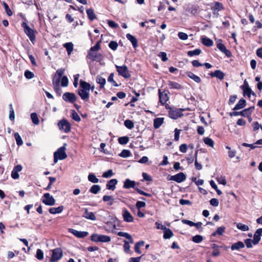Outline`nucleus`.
<instances>
[{"label":"nucleus","mask_w":262,"mask_h":262,"mask_svg":"<svg viewBox=\"0 0 262 262\" xmlns=\"http://www.w3.org/2000/svg\"><path fill=\"white\" fill-rule=\"evenodd\" d=\"M124 125L128 129H132L134 126L133 122L129 120H125L124 122Z\"/></svg>","instance_id":"052dcab7"},{"label":"nucleus","mask_w":262,"mask_h":262,"mask_svg":"<svg viewBox=\"0 0 262 262\" xmlns=\"http://www.w3.org/2000/svg\"><path fill=\"white\" fill-rule=\"evenodd\" d=\"M66 148L64 146L60 147L54 154V162L57 163L58 160H63L67 157L65 152Z\"/></svg>","instance_id":"f257e3e1"},{"label":"nucleus","mask_w":262,"mask_h":262,"mask_svg":"<svg viewBox=\"0 0 262 262\" xmlns=\"http://www.w3.org/2000/svg\"><path fill=\"white\" fill-rule=\"evenodd\" d=\"M163 123V118H157L154 120V126L155 128H158Z\"/></svg>","instance_id":"c9c22d12"},{"label":"nucleus","mask_w":262,"mask_h":262,"mask_svg":"<svg viewBox=\"0 0 262 262\" xmlns=\"http://www.w3.org/2000/svg\"><path fill=\"white\" fill-rule=\"evenodd\" d=\"M108 82H112L113 85L115 86H117L118 85L117 84L116 82L114 80V74L113 73H111L107 79Z\"/></svg>","instance_id":"e2e57ef3"},{"label":"nucleus","mask_w":262,"mask_h":262,"mask_svg":"<svg viewBox=\"0 0 262 262\" xmlns=\"http://www.w3.org/2000/svg\"><path fill=\"white\" fill-rule=\"evenodd\" d=\"M9 109H10L9 118L10 120L12 121V120H14V118H15L14 111L13 110L12 104H9Z\"/></svg>","instance_id":"09e8293b"},{"label":"nucleus","mask_w":262,"mask_h":262,"mask_svg":"<svg viewBox=\"0 0 262 262\" xmlns=\"http://www.w3.org/2000/svg\"><path fill=\"white\" fill-rule=\"evenodd\" d=\"M3 5L7 15L9 16L12 15L13 12L11 11V10L9 8L8 5L4 2L3 3Z\"/></svg>","instance_id":"603ef678"},{"label":"nucleus","mask_w":262,"mask_h":262,"mask_svg":"<svg viewBox=\"0 0 262 262\" xmlns=\"http://www.w3.org/2000/svg\"><path fill=\"white\" fill-rule=\"evenodd\" d=\"M101 190V187L98 185H93L90 189V191L93 194L98 193Z\"/></svg>","instance_id":"ea45409f"},{"label":"nucleus","mask_w":262,"mask_h":262,"mask_svg":"<svg viewBox=\"0 0 262 262\" xmlns=\"http://www.w3.org/2000/svg\"><path fill=\"white\" fill-rule=\"evenodd\" d=\"M21 27L24 28V32L29 38L31 41L33 42L35 40L34 30L30 28L26 22H23L21 24Z\"/></svg>","instance_id":"f03ea898"},{"label":"nucleus","mask_w":262,"mask_h":262,"mask_svg":"<svg viewBox=\"0 0 262 262\" xmlns=\"http://www.w3.org/2000/svg\"><path fill=\"white\" fill-rule=\"evenodd\" d=\"M226 227L221 226L217 228V230L212 234V236H215L217 235H222L225 232Z\"/></svg>","instance_id":"473e14b6"},{"label":"nucleus","mask_w":262,"mask_h":262,"mask_svg":"<svg viewBox=\"0 0 262 262\" xmlns=\"http://www.w3.org/2000/svg\"><path fill=\"white\" fill-rule=\"evenodd\" d=\"M102 200L104 202H107V205L110 206L114 204V199L112 196L105 195L103 196Z\"/></svg>","instance_id":"2f4dec72"},{"label":"nucleus","mask_w":262,"mask_h":262,"mask_svg":"<svg viewBox=\"0 0 262 262\" xmlns=\"http://www.w3.org/2000/svg\"><path fill=\"white\" fill-rule=\"evenodd\" d=\"M69 231L78 238H82V231H78L76 230L69 228Z\"/></svg>","instance_id":"49530a36"},{"label":"nucleus","mask_w":262,"mask_h":262,"mask_svg":"<svg viewBox=\"0 0 262 262\" xmlns=\"http://www.w3.org/2000/svg\"><path fill=\"white\" fill-rule=\"evenodd\" d=\"M115 66L119 75L125 78H128L130 77L129 71L126 66L123 65L122 66H119L118 65H116Z\"/></svg>","instance_id":"7ed1b4c3"},{"label":"nucleus","mask_w":262,"mask_h":262,"mask_svg":"<svg viewBox=\"0 0 262 262\" xmlns=\"http://www.w3.org/2000/svg\"><path fill=\"white\" fill-rule=\"evenodd\" d=\"M63 209L62 206H60L57 208L53 207L49 209V212L51 214H56L61 213Z\"/></svg>","instance_id":"c756f323"},{"label":"nucleus","mask_w":262,"mask_h":262,"mask_svg":"<svg viewBox=\"0 0 262 262\" xmlns=\"http://www.w3.org/2000/svg\"><path fill=\"white\" fill-rule=\"evenodd\" d=\"M91 239L96 242H108L111 241V237L105 235L94 234L91 236Z\"/></svg>","instance_id":"39448f33"},{"label":"nucleus","mask_w":262,"mask_h":262,"mask_svg":"<svg viewBox=\"0 0 262 262\" xmlns=\"http://www.w3.org/2000/svg\"><path fill=\"white\" fill-rule=\"evenodd\" d=\"M31 118L33 123L35 125H38L39 123V121L37 116V115L35 113H32L31 114Z\"/></svg>","instance_id":"a18cd8bd"},{"label":"nucleus","mask_w":262,"mask_h":262,"mask_svg":"<svg viewBox=\"0 0 262 262\" xmlns=\"http://www.w3.org/2000/svg\"><path fill=\"white\" fill-rule=\"evenodd\" d=\"M204 143L209 147L213 148L214 147V141L209 137H206L204 138Z\"/></svg>","instance_id":"a19ab883"},{"label":"nucleus","mask_w":262,"mask_h":262,"mask_svg":"<svg viewBox=\"0 0 262 262\" xmlns=\"http://www.w3.org/2000/svg\"><path fill=\"white\" fill-rule=\"evenodd\" d=\"M254 110V106H251L248 108L245 109L240 112V115L244 117H249L252 114V112Z\"/></svg>","instance_id":"aec40b11"},{"label":"nucleus","mask_w":262,"mask_h":262,"mask_svg":"<svg viewBox=\"0 0 262 262\" xmlns=\"http://www.w3.org/2000/svg\"><path fill=\"white\" fill-rule=\"evenodd\" d=\"M58 126L60 130H63L66 133H69L71 130L70 123L64 119L58 122Z\"/></svg>","instance_id":"20e7f679"},{"label":"nucleus","mask_w":262,"mask_h":262,"mask_svg":"<svg viewBox=\"0 0 262 262\" xmlns=\"http://www.w3.org/2000/svg\"><path fill=\"white\" fill-rule=\"evenodd\" d=\"M25 76L27 79H32L34 77V74L29 71H26L25 72Z\"/></svg>","instance_id":"338daca9"},{"label":"nucleus","mask_w":262,"mask_h":262,"mask_svg":"<svg viewBox=\"0 0 262 262\" xmlns=\"http://www.w3.org/2000/svg\"><path fill=\"white\" fill-rule=\"evenodd\" d=\"M36 257L38 259V260H42L43 258V251L39 249H38L36 251Z\"/></svg>","instance_id":"5fc2aeb1"},{"label":"nucleus","mask_w":262,"mask_h":262,"mask_svg":"<svg viewBox=\"0 0 262 262\" xmlns=\"http://www.w3.org/2000/svg\"><path fill=\"white\" fill-rule=\"evenodd\" d=\"M96 81L98 83L100 84V88H104L105 84L106 83L105 79L102 77L100 76H98L96 77Z\"/></svg>","instance_id":"e433bc0d"},{"label":"nucleus","mask_w":262,"mask_h":262,"mask_svg":"<svg viewBox=\"0 0 262 262\" xmlns=\"http://www.w3.org/2000/svg\"><path fill=\"white\" fill-rule=\"evenodd\" d=\"M159 101L162 104H164L169 99V97L167 94L162 93L160 90L159 91Z\"/></svg>","instance_id":"a211bd4d"},{"label":"nucleus","mask_w":262,"mask_h":262,"mask_svg":"<svg viewBox=\"0 0 262 262\" xmlns=\"http://www.w3.org/2000/svg\"><path fill=\"white\" fill-rule=\"evenodd\" d=\"M119 155L123 158H127L130 156V152L128 150L124 149Z\"/></svg>","instance_id":"4d7b16f0"},{"label":"nucleus","mask_w":262,"mask_h":262,"mask_svg":"<svg viewBox=\"0 0 262 262\" xmlns=\"http://www.w3.org/2000/svg\"><path fill=\"white\" fill-rule=\"evenodd\" d=\"M124 250L126 253H128L130 251V246L129 244V242H127L126 241H124Z\"/></svg>","instance_id":"69168bd1"},{"label":"nucleus","mask_w":262,"mask_h":262,"mask_svg":"<svg viewBox=\"0 0 262 262\" xmlns=\"http://www.w3.org/2000/svg\"><path fill=\"white\" fill-rule=\"evenodd\" d=\"M244 92V95H247L249 98H250L251 95L255 96V93L252 91L250 88L249 84L247 80L245 79L244 82V84L241 86Z\"/></svg>","instance_id":"0eeeda50"},{"label":"nucleus","mask_w":262,"mask_h":262,"mask_svg":"<svg viewBox=\"0 0 262 262\" xmlns=\"http://www.w3.org/2000/svg\"><path fill=\"white\" fill-rule=\"evenodd\" d=\"M62 98L66 101L74 102L76 99V97L74 93L67 92L63 94Z\"/></svg>","instance_id":"ddd939ff"},{"label":"nucleus","mask_w":262,"mask_h":262,"mask_svg":"<svg viewBox=\"0 0 262 262\" xmlns=\"http://www.w3.org/2000/svg\"><path fill=\"white\" fill-rule=\"evenodd\" d=\"M60 80H61V78L56 77V75H55L53 79V86H60L59 83H60Z\"/></svg>","instance_id":"13d9d810"},{"label":"nucleus","mask_w":262,"mask_h":262,"mask_svg":"<svg viewBox=\"0 0 262 262\" xmlns=\"http://www.w3.org/2000/svg\"><path fill=\"white\" fill-rule=\"evenodd\" d=\"M136 185V182L134 181H132L128 179H127L125 180V181L124 182L123 187L125 189H129L130 188H134L135 189L136 187H135Z\"/></svg>","instance_id":"6ab92c4d"},{"label":"nucleus","mask_w":262,"mask_h":262,"mask_svg":"<svg viewBox=\"0 0 262 262\" xmlns=\"http://www.w3.org/2000/svg\"><path fill=\"white\" fill-rule=\"evenodd\" d=\"M69 80L66 76H62L61 79V85L63 87H66L68 85Z\"/></svg>","instance_id":"864d4df0"},{"label":"nucleus","mask_w":262,"mask_h":262,"mask_svg":"<svg viewBox=\"0 0 262 262\" xmlns=\"http://www.w3.org/2000/svg\"><path fill=\"white\" fill-rule=\"evenodd\" d=\"M117 182L118 181L116 179H111L107 182L106 185V189L108 190H114L116 188V185L117 184Z\"/></svg>","instance_id":"f3484780"},{"label":"nucleus","mask_w":262,"mask_h":262,"mask_svg":"<svg viewBox=\"0 0 262 262\" xmlns=\"http://www.w3.org/2000/svg\"><path fill=\"white\" fill-rule=\"evenodd\" d=\"M122 216L125 222L131 223L134 221V217L126 208L123 209Z\"/></svg>","instance_id":"9b49d317"},{"label":"nucleus","mask_w":262,"mask_h":262,"mask_svg":"<svg viewBox=\"0 0 262 262\" xmlns=\"http://www.w3.org/2000/svg\"><path fill=\"white\" fill-rule=\"evenodd\" d=\"M44 199L42 200V203L46 205L53 206L55 204V200L49 193H46L43 194Z\"/></svg>","instance_id":"6e6552de"},{"label":"nucleus","mask_w":262,"mask_h":262,"mask_svg":"<svg viewBox=\"0 0 262 262\" xmlns=\"http://www.w3.org/2000/svg\"><path fill=\"white\" fill-rule=\"evenodd\" d=\"M22 166L20 165L15 166L11 172V177L13 179H18L19 177L18 172L22 170Z\"/></svg>","instance_id":"4468645a"},{"label":"nucleus","mask_w":262,"mask_h":262,"mask_svg":"<svg viewBox=\"0 0 262 262\" xmlns=\"http://www.w3.org/2000/svg\"><path fill=\"white\" fill-rule=\"evenodd\" d=\"M186 177L183 172H180L177 174L171 176L170 180L174 181L177 183H181L186 180Z\"/></svg>","instance_id":"9d476101"},{"label":"nucleus","mask_w":262,"mask_h":262,"mask_svg":"<svg viewBox=\"0 0 262 262\" xmlns=\"http://www.w3.org/2000/svg\"><path fill=\"white\" fill-rule=\"evenodd\" d=\"M63 255L62 250L61 248H56L52 250V255L51 256V261L52 262H55L59 260Z\"/></svg>","instance_id":"423d86ee"},{"label":"nucleus","mask_w":262,"mask_h":262,"mask_svg":"<svg viewBox=\"0 0 262 262\" xmlns=\"http://www.w3.org/2000/svg\"><path fill=\"white\" fill-rule=\"evenodd\" d=\"M88 180L92 183H97L99 182V179L96 178V176L93 173H90L88 176Z\"/></svg>","instance_id":"c03bdc74"},{"label":"nucleus","mask_w":262,"mask_h":262,"mask_svg":"<svg viewBox=\"0 0 262 262\" xmlns=\"http://www.w3.org/2000/svg\"><path fill=\"white\" fill-rule=\"evenodd\" d=\"M236 227L238 229L242 231H247L249 229V228L247 225L241 223H237L236 224Z\"/></svg>","instance_id":"79ce46f5"},{"label":"nucleus","mask_w":262,"mask_h":262,"mask_svg":"<svg viewBox=\"0 0 262 262\" xmlns=\"http://www.w3.org/2000/svg\"><path fill=\"white\" fill-rule=\"evenodd\" d=\"M186 75L189 78H191L196 83H200L201 82V78L191 72H187Z\"/></svg>","instance_id":"393cba45"},{"label":"nucleus","mask_w":262,"mask_h":262,"mask_svg":"<svg viewBox=\"0 0 262 262\" xmlns=\"http://www.w3.org/2000/svg\"><path fill=\"white\" fill-rule=\"evenodd\" d=\"M203 236L200 235H196L192 238V241L195 243H200L203 241Z\"/></svg>","instance_id":"3c124183"},{"label":"nucleus","mask_w":262,"mask_h":262,"mask_svg":"<svg viewBox=\"0 0 262 262\" xmlns=\"http://www.w3.org/2000/svg\"><path fill=\"white\" fill-rule=\"evenodd\" d=\"M262 236V228L256 230L253 235V243L257 245L260 240V236Z\"/></svg>","instance_id":"2eb2a0df"},{"label":"nucleus","mask_w":262,"mask_h":262,"mask_svg":"<svg viewBox=\"0 0 262 262\" xmlns=\"http://www.w3.org/2000/svg\"><path fill=\"white\" fill-rule=\"evenodd\" d=\"M71 117L73 120L77 122H79L81 120L80 117H79L77 113L74 110H73L72 111Z\"/></svg>","instance_id":"8fccbe9b"},{"label":"nucleus","mask_w":262,"mask_h":262,"mask_svg":"<svg viewBox=\"0 0 262 262\" xmlns=\"http://www.w3.org/2000/svg\"><path fill=\"white\" fill-rule=\"evenodd\" d=\"M168 85L170 89L179 90L182 88V86L179 83L172 81H168Z\"/></svg>","instance_id":"c85d7f7f"},{"label":"nucleus","mask_w":262,"mask_h":262,"mask_svg":"<svg viewBox=\"0 0 262 262\" xmlns=\"http://www.w3.org/2000/svg\"><path fill=\"white\" fill-rule=\"evenodd\" d=\"M90 89V84L87 82L83 81V100L88 99Z\"/></svg>","instance_id":"f8f14e48"},{"label":"nucleus","mask_w":262,"mask_h":262,"mask_svg":"<svg viewBox=\"0 0 262 262\" xmlns=\"http://www.w3.org/2000/svg\"><path fill=\"white\" fill-rule=\"evenodd\" d=\"M225 75V74L221 70H216L210 74L211 77H216L220 80L223 79Z\"/></svg>","instance_id":"412c9836"},{"label":"nucleus","mask_w":262,"mask_h":262,"mask_svg":"<svg viewBox=\"0 0 262 262\" xmlns=\"http://www.w3.org/2000/svg\"><path fill=\"white\" fill-rule=\"evenodd\" d=\"M169 116L172 119H177L181 116V113L178 110H170Z\"/></svg>","instance_id":"4be33fe9"},{"label":"nucleus","mask_w":262,"mask_h":262,"mask_svg":"<svg viewBox=\"0 0 262 262\" xmlns=\"http://www.w3.org/2000/svg\"><path fill=\"white\" fill-rule=\"evenodd\" d=\"M64 47L66 49L68 54H71L73 50V45L72 42H67L63 45Z\"/></svg>","instance_id":"58836bf2"},{"label":"nucleus","mask_w":262,"mask_h":262,"mask_svg":"<svg viewBox=\"0 0 262 262\" xmlns=\"http://www.w3.org/2000/svg\"><path fill=\"white\" fill-rule=\"evenodd\" d=\"M86 12L89 19L91 21H93L96 18V15L92 9L90 8L86 9Z\"/></svg>","instance_id":"bb28decb"},{"label":"nucleus","mask_w":262,"mask_h":262,"mask_svg":"<svg viewBox=\"0 0 262 262\" xmlns=\"http://www.w3.org/2000/svg\"><path fill=\"white\" fill-rule=\"evenodd\" d=\"M129 138L127 137H122L118 139V142L121 144H126L128 143Z\"/></svg>","instance_id":"6e6d98bb"},{"label":"nucleus","mask_w":262,"mask_h":262,"mask_svg":"<svg viewBox=\"0 0 262 262\" xmlns=\"http://www.w3.org/2000/svg\"><path fill=\"white\" fill-rule=\"evenodd\" d=\"M226 148L228 150V155L230 159H232L235 156L236 151L235 150L232 149L228 145L226 146Z\"/></svg>","instance_id":"4c0bfd02"},{"label":"nucleus","mask_w":262,"mask_h":262,"mask_svg":"<svg viewBox=\"0 0 262 262\" xmlns=\"http://www.w3.org/2000/svg\"><path fill=\"white\" fill-rule=\"evenodd\" d=\"M202 42L204 45L207 47H211L213 44V41L207 37H202Z\"/></svg>","instance_id":"7c9ffc66"},{"label":"nucleus","mask_w":262,"mask_h":262,"mask_svg":"<svg viewBox=\"0 0 262 262\" xmlns=\"http://www.w3.org/2000/svg\"><path fill=\"white\" fill-rule=\"evenodd\" d=\"M212 5H213L211 6V9L213 11H219L222 10L224 8L222 4L220 2H215Z\"/></svg>","instance_id":"5701e85b"},{"label":"nucleus","mask_w":262,"mask_h":262,"mask_svg":"<svg viewBox=\"0 0 262 262\" xmlns=\"http://www.w3.org/2000/svg\"><path fill=\"white\" fill-rule=\"evenodd\" d=\"M126 38L132 42L134 48L138 46L137 40L133 35L129 33L127 34Z\"/></svg>","instance_id":"a878e982"},{"label":"nucleus","mask_w":262,"mask_h":262,"mask_svg":"<svg viewBox=\"0 0 262 262\" xmlns=\"http://www.w3.org/2000/svg\"><path fill=\"white\" fill-rule=\"evenodd\" d=\"M88 57L93 60L99 61L102 59V56L101 53L93 50H90L88 55Z\"/></svg>","instance_id":"1a4fd4ad"},{"label":"nucleus","mask_w":262,"mask_h":262,"mask_svg":"<svg viewBox=\"0 0 262 262\" xmlns=\"http://www.w3.org/2000/svg\"><path fill=\"white\" fill-rule=\"evenodd\" d=\"M201 50L199 49H196L194 50L189 51L187 52V55L190 57L193 56L195 55H199L201 54Z\"/></svg>","instance_id":"37998d69"},{"label":"nucleus","mask_w":262,"mask_h":262,"mask_svg":"<svg viewBox=\"0 0 262 262\" xmlns=\"http://www.w3.org/2000/svg\"><path fill=\"white\" fill-rule=\"evenodd\" d=\"M245 246V245L244 243L242 242H238L237 243H235L233 244L231 247V249L232 250H239L243 248H244Z\"/></svg>","instance_id":"cd10ccee"},{"label":"nucleus","mask_w":262,"mask_h":262,"mask_svg":"<svg viewBox=\"0 0 262 262\" xmlns=\"http://www.w3.org/2000/svg\"><path fill=\"white\" fill-rule=\"evenodd\" d=\"M188 146L186 144H182L180 146L179 149L180 151L183 153L186 152L187 150Z\"/></svg>","instance_id":"774afa93"},{"label":"nucleus","mask_w":262,"mask_h":262,"mask_svg":"<svg viewBox=\"0 0 262 262\" xmlns=\"http://www.w3.org/2000/svg\"><path fill=\"white\" fill-rule=\"evenodd\" d=\"M173 236L172 231L169 228L164 230L163 238L164 239H169Z\"/></svg>","instance_id":"f704fd0d"},{"label":"nucleus","mask_w":262,"mask_h":262,"mask_svg":"<svg viewBox=\"0 0 262 262\" xmlns=\"http://www.w3.org/2000/svg\"><path fill=\"white\" fill-rule=\"evenodd\" d=\"M178 35L179 38L181 40H185L188 39V35L185 33L181 32L178 33Z\"/></svg>","instance_id":"0e129e2a"},{"label":"nucleus","mask_w":262,"mask_h":262,"mask_svg":"<svg viewBox=\"0 0 262 262\" xmlns=\"http://www.w3.org/2000/svg\"><path fill=\"white\" fill-rule=\"evenodd\" d=\"M14 137L16 140V144L17 145L20 146L23 145V142L21 139V137L20 136L19 134L18 133H14Z\"/></svg>","instance_id":"de8ad7c7"},{"label":"nucleus","mask_w":262,"mask_h":262,"mask_svg":"<svg viewBox=\"0 0 262 262\" xmlns=\"http://www.w3.org/2000/svg\"><path fill=\"white\" fill-rule=\"evenodd\" d=\"M83 217L93 221L96 220L95 214L93 212L89 211L86 208L84 209V212L83 214Z\"/></svg>","instance_id":"dca6fc26"},{"label":"nucleus","mask_w":262,"mask_h":262,"mask_svg":"<svg viewBox=\"0 0 262 262\" xmlns=\"http://www.w3.org/2000/svg\"><path fill=\"white\" fill-rule=\"evenodd\" d=\"M113 174L114 173L113 170L110 169L104 172L102 174V177L105 178H108L111 177L113 175Z\"/></svg>","instance_id":"680f3d73"},{"label":"nucleus","mask_w":262,"mask_h":262,"mask_svg":"<svg viewBox=\"0 0 262 262\" xmlns=\"http://www.w3.org/2000/svg\"><path fill=\"white\" fill-rule=\"evenodd\" d=\"M108 47L113 50L115 51L117 50L118 45L116 41H111Z\"/></svg>","instance_id":"bf43d9fd"},{"label":"nucleus","mask_w":262,"mask_h":262,"mask_svg":"<svg viewBox=\"0 0 262 262\" xmlns=\"http://www.w3.org/2000/svg\"><path fill=\"white\" fill-rule=\"evenodd\" d=\"M118 235L122 237H124L128 239L129 241V243L131 244L133 243V239L132 238V236L126 232H119L117 233Z\"/></svg>","instance_id":"72a5a7b5"},{"label":"nucleus","mask_w":262,"mask_h":262,"mask_svg":"<svg viewBox=\"0 0 262 262\" xmlns=\"http://www.w3.org/2000/svg\"><path fill=\"white\" fill-rule=\"evenodd\" d=\"M246 101L244 99H241L234 107V110H238L246 106Z\"/></svg>","instance_id":"b1692460"}]
</instances>
